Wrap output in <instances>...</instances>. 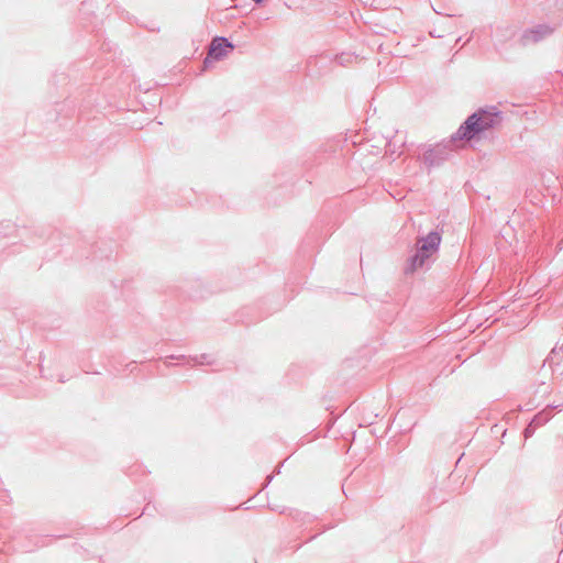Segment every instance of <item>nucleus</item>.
Listing matches in <instances>:
<instances>
[{
    "label": "nucleus",
    "instance_id": "obj_2",
    "mask_svg": "<svg viewBox=\"0 0 563 563\" xmlns=\"http://www.w3.org/2000/svg\"><path fill=\"white\" fill-rule=\"evenodd\" d=\"M441 238L438 233H430L428 236L422 239L418 254L412 258L411 271L422 266L423 262L429 258L433 253L437 252L440 244Z\"/></svg>",
    "mask_w": 563,
    "mask_h": 563
},
{
    "label": "nucleus",
    "instance_id": "obj_1",
    "mask_svg": "<svg viewBox=\"0 0 563 563\" xmlns=\"http://www.w3.org/2000/svg\"><path fill=\"white\" fill-rule=\"evenodd\" d=\"M497 123V114L479 110L467 118L456 132L460 140H472L479 133L493 128Z\"/></svg>",
    "mask_w": 563,
    "mask_h": 563
},
{
    "label": "nucleus",
    "instance_id": "obj_3",
    "mask_svg": "<svg viewBox=\"0 0 563 563\" xmlns=\"http://www.w3.org/2000/svg\"><path fill=\"white\" fill-rule=\"evenodd\" d=\"M233 45L223 37L214 38L210 45L209 54L205 59V66L208 67L211 59H220L228 55Z\"/></svg>",
    "mask_w": 563,
    "mask_h": 563
}]
</instances>
